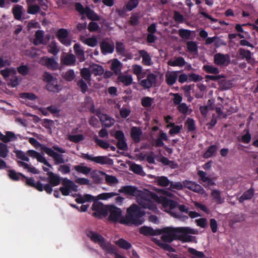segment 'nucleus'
<instances>
[{
    "label": "nucleus",
    "instance_id": "obj_1",
    "mask_svg": "<svg viewBox=\"0 0 258 258\" xmlns=\"http://www.w3.org/2000/svg\"><path fill=\"white\" fill-rule=\"evenodd\" d=\"M108 213L110 215L108 217L109 220L113 222H119L120 224L126 225H134L139 226L143 223L142 217L145 213L137 205L132 204L126 211L125 217H122L121 209L114 206H109Z\"/></svg>",
    "mask_w": 258,
    "mask_h": 258
},
{
    "label": "nucleus",
    "instance_id": "obj_2",
    "mask_svg": "<svg viewBox=\"0 0 258 258\" xmlns=\"http://www.w3.org/2000/svg\"><path fill=\"white\" fill-rule=\"evenodd\" d=\"M118 191L127 195L136 197L138 204L144 209H147L153 212L157 211V207L154 201L159 199L158 195L148 190H140L135 186L125 185L122 186Z\"/></svg>",
    "mask_w": 258,
    "mask_h": 258
},
{
    "label": "nucleus",
    "instance_id": "obj_3",
    "mask_svg": "<svg viewBox=\"0 0 258 258\" xmlns=\"http://www.w3.org/2000/svg\"><path fill=\"white\" fill-rule=\"evenodd\" d=\"M181 227H166L159 229L160 234H163L161 239L165 242L170 243L174 240H178L180 232L183 231Z\"/></svg>",
    "mask_w": 258,
    "mask_h": 258
},
{
    "label": "nucleus",
    "instance_id": "obj_4",
    "mask_svg": "<svg viewBox=\"0 0 258 258\" xmlns=\"http://www.w3.org/2000/svg\"><path fill=\"white\" fill-rule=\"evenodd\" d=\"M17 139L16 135L12 132H6V135L0 132V140L3 142H0V157L6 158L8 157L9 151L8 147L6 144Z\"/></svg>",
    "mask_w": 258,
    "mask_h": 258
},
{
    "label": "nucleus",
    "instance_id": "obj_5",
    "mask_svg": "<svg viewBox=\"0 0 258 258\" xmlns=\"http://www.w3.org/2000/svg\"><path fill=\"white\" fill-rule=\"evenodd\" d=\"M163 205L164 207L169 208V211L168 212L173 217L179 219L182 221H184L188 219V217L187 216L184 215L180 212H175L174 211V209L177 208V206H178L177 202L166 198L163 201Z\"/></svg>",
    "mask_w": 258,
    "mask_h": 258
},
{
    "label": "nucleus",
    "instance_id": "obj_6",
    "mask_svg": "<svg viewBox=\"0 0 258 258\" xmlns=\"http://www.w3.org/2000/svg\"><path fill=\"white\" fill-rule=\"evenodd\" d=\"M47 175V181L49 183L44 185L43 189L48 194H51L53 190L52 187L58 185L60 183L61 178L52 172H48Z\"/></svg>",
    "mask_w": 258,
    "mask_h": 258
},
{
    "label": "nucleus",
    "instance_id": "obj_7",
    "mask_svg": "<svg viewBox=\"0 0 258 258\" xmlns=\"http://www.w3.org/2000/svg\"><path fill=\"white\" fill-rule=\"evenodd\" d=\"M181 229L183 231L180 232L178 240L183 242H194L196 239V237L190 235L189 234H197L198 231L197 230L192 229L189 227H181Z\"/></svg>",
    "mask_w": 258,
    "mask_h": 258
},
{
    "label": "nucleus",
    "instance_id": "obj_8",
    "mask_svg": "<svg viewBox=\"0 0 258 258\" xmlns=\"http://www.w3.org/2000/svg\"><path fill=\"white\" fill-rule=\"evenodd\" d=\"M81 157L84 159L93 161L101 165L107 164L111 165L113 163V160L108 158L107 156H99L93 157L88 154L82 153Z\"/></svg>",
    "mask_w": 258,
    "mask_h": 258
},
{
    "label": "nucleus",
    "instance_id": "obj_9",
    "mask_svg": "<svg viewBox=\"0 0 258 258\" xmlns=\"http://www.w3.org/2000/svg\"><path fill=\"white\" fill-rule=\"evenodd\" d=\"M109 207V206H104L100 202H94L92 207V210L95 211L93 215L98 218H101L102 216H106L108 214Z\"/></svg>",
    "mask_w": 258,
    "mask_h": 258
},
{
    "label": "nucleus",
    "instance_id": "obj_10",
    "mask_svg": "<svg viewBox=\"0 0 258 258\" xmlns=\"http://www.w3.org/2000/svg\"><path fill=\"white\" fill-rule=\"evenodd\" d=\"M41 150L54 159L56 165L63 164L65 162L63 155L54 152L52 149L47 146H43L41 147Z\"/></svg>",
    "mask_w": 258,
    "mask_h": 258
},
{
    "label": "nucleus",
    "instance_id": "obj_11",
    "mask_svg": "<svg viewBox=\"0 0 258 258\" xmlns=\"http://www.w3.org/2000/svg\"><path fill=\"white\" fill-rule=\"evenodd\" d=\"M117 140L116 147L120 150L126 151L128 149L127 144L123 132L121 131H116L114 135Z\"/></svg>",
    "mask_w": 258,
    "mask_h": 258
},
{
    "label": "nucleus",
    "instance_id": "obj_12",
    "mask_svg": "<svg viewBox=\"0 0 258 258\" xmlns=\"http://www.w3.org/2000/svg\"><path fill=\"white\" fill-rule=\"evenodd\" d=\"M39 63L53 71L56 70L58 68V63L53 57L43 56L40 59Z\"/></svg>",
    "mask_w": 258,
    "mask_h": 258
},
{
    "label": "nucleus",
    "instance_id": "obj_13",
    "mask_svg": "<svg viewBox=\"0 0 258 258\" xmlns=\"http://www.w3.org/2000/svg\"><path fill=\"white\" fill-rule=\"evenodd\" d=\"M96 115L99 117L102 126L105 127H111L115 122V120L113 118H111L106 114L102 113L100 109H97Z\"/></svg>",
    "mask_w": 258,
    "mask_h": 258
},
{
    "label": "nucleus",
    "instance_id": "obj_14",
    "mask_svg": "<svg viewBox=\"0 0 258 258\" xmlns=\"http://www.w3.org/2000/svg\"><path fill=\"white\" fill-rule=\"evenodd\" d=\"M183 185L184 187L187 188L194 192L201 195H204L206 194V191L203 187L195 182L185 180L183 181Z\"/></svg>",
    "mask_w": 258,
    "mask_h": 258
},
{
    "label": "nucleus",
    "instance_id": "obj_15",
    "mask_svg": "<svg viewBox=\"0 0 258 258\" xmlns=\"http://www.w3.org/2000/svg\"><path fill=\"white\" fill-rule=\"evenodd\" d=\"M157 76L153 73L149 74L146 79L140 81V85L145 89H149L153 86H154L157 82Z\"/></svg>",
    "mask_w": 258,
    "mask_h": 258
},
{
    "label": "nucleus",
    "instance_id": "obj_16",
    "mask_svg": "<svg viewBox=\"0 0 258 258\" xmlns=\"http://www.w3.org/2000/svg\"><path fill=\"white\" fill-rule=\"evenodd\" d=\"M27 5V13L31 15H35L38 13L41 10L39 5L35 4L36 0H26Z\"/></svg>",
    "mask_w": 258,
    "mask_h": 258
},
{
    "label": "nucleus",
    "instance_id": "obj_17",
    "mask_svg": "<svg viewBox=\"0 0 258 258\" xmlns=\"http://www.w3.org/2000/svg\"><path fill=\"white\" fill-rule=\"evenodd\" d=\"M101 53L106 55L109 53H112L114 50V45L113 43H109L106 41L103 40L100 43Z\"/></svg>",
    "mask_w": 258,
    "mask_h": 258
},
{
    "label": "nucleus",
    "instance_id": "obj_18",
    "mask_svg": "<svg viewBox=\"0 0 258 258\" xmlns=\"http://www.w3.org/2000/svg\"><path fill=\"white\" fill-rule=\"evenodd\" d=\"M142 131L139 127L133 126L131 129V137L135 143L141 141Z\"/></svg>",
    "mask_w": 258,
    "mask_h": 258
},
{
    "label": "nucleus",
    "instance_id": "obj_19",
    "mask_svg": "<svg viewBox=\"0 0 258 258\" xmlns=\"http://www.w3.org/2000/svg\"><path fill=\"white\" fill-rule=\"evenodd\" d=\"M179 73H180V71H172L169 74H166L165 81L168 86H171L175 83Z\"/></svg>",
    "mask_w": 258,
    "mask_h": 258
},
{
    "label": "nucleus",
    "instance_id": "obj_20",
    "mask_svg": "<svg viewBox=\"0 0 258 258\" xmlns=\"http://www.w3.org/2000/svg\"><path fill=\"white\" fill-rule=\"evenodd\" d=\"M23 179H26V184L27 185L36 188L39 191H42L44 190L43 185L40 181L35 182L34 179L32 177L28 178L26 177V178H23Z\"/></svg>",
    "mask_w": 258,
    "mask_h": 258
},
{
    "label": "nucleus",
    "instance_id": "obj_21",
    "mask_svg": "<svg viewBox=\"0 0 258 258\" xmlns=\"http://www.w3.org/2000/svg\"><path fill=\"white\" fill-rule=\"evenodd\" d=\"M141 234L145 236H155L160 235L159 229L154 230L152 228L147 226H143L140 229Z\"/></svg>",
    "mask_w": 258,
    "mask_h": 258
},
{
    "label": "nucleus",
    "instance_id": "obj_22",
    "mask_svg": "<svg viewBox=\"0 0 258 258\" xmlns=\"http://www.w3.org/2000/svg\"><path fill=\"white\" fill-rule=\"evenodd\" d=\"M198 175L200 177V180L203 182L207 183V186L215 185V183L212 178L207 176V173L206 172L199 170L198 172Z\"/></svg>",
    "mask_w": 258,
    "mask_h": 258
},
{
    "label": "nucleus",
    "instance_id": "obj_23",
    "mask_svg": "<svg viewBox=\"0 0 258 258\" xmlns=\"http://www.w3.org/2000/svg\"><path fill=\"white\" fill-rule=\"evenodd\" d=\"M45 88L47 91L54 93L59 92L61 89L60 85L57 84V79L48 84H46Z\"/></svg>",
    "mask_w": 258,
    "mask_h": 258
},
{
    "label": "nucleus",
    "instance_id": "obj_24",
    "mask_svg": "<svg viewBox=\"0 0 258 258\" xmlns=\"http://www.w3.org/2000/svg\"><path fill=\"white\" fill-rule=\"evenodd\" d=\"M254 190L251 186L249 189L243 192L241 196L238 199L239 203H242L244 201L249 200L252 199L254 195Z\"/></svg>",
    "mask_w": 258,
    "mask_h": 258
},
{
    "label": "nucleus",
    "instance_id": "obj_25",
    "mask_svg": "<svg viewBox=\"0 0 258 258\" xmlns=\"http://www.w3.org/2000/svg\"><path fill=\"white\" fill-rule=\"evenodd\" d=\"M168 140L167 134L161 131L159 137L155 140V146L156 147H164V143L163 141H167Z\"/></svg>",
    "mask_w": 258,
    "mask_h": 258
},
{
    "label": "nucleus",
    "instance_id": "obj_26",
    "mask_svg": "<svg viewBox=\"0 0 258 258\" xmlns=\"http://www.w3.org/2000/svg\"><path fill=\"white\" fill-rule=\"evenodd\" d=\"M139 53L142 58V63L145 66H151V58L149 53L145 50H141Z\"/></svg>",
    "mask_w": 258,
    "mask_h": 258
},
{
    "label": "nucleus",
    "instance_id": "obj_27",
    "mask_svg": "<svg viewBox=\"0 0 258 258\" xmlns=\"http://www.w3.org/2000/svg\"><path fill=\"white\" fill-rule=\"evenodd\" d=\"M227 61L226 56L221 53H218L214 55V61L217 65H223Z\"/></svg>",
    "mask_w": 258,
    "mask_h": 258
},
{
    "label": "nucleus",
    "instance_id": "obj_28",
    "mask_svg": "<svg viewBox=\"0 0 258 258\" xmlns=\"http://www.w3.org/2000/svg\"><path fill=\"white\" fill-rule=\"evenodd\" d=\"M35 38L33 40V43L34 45L43 44L44 31L43 30H37L35 32Z\"/></svg>",
    "mask_w": 258,
    "mask_h": 258
},
{
    "label": "nucleus",
    "instance_id": "obj_29",
    "mask_svg": "<svg viewBox=\"0 0 258 258\" xmlns=\"http://www.w3.org/2000/svg\"><path fill=\"white\" fill-rule=\"evenodd\" d=\"M62 187L71 188L74 191H77V186L75 183L71 180L68 179L67 178H64L61 179Z\"/></svg>",
    "mask_w": 258,
    "mask_h": 258
},
{
    "label": "nucleus",
    "instance_id": "obj_30",
    "mask_svg": "<svg viewBox=\"0 0 258 258\" xmlns=\"http://www.w3.org/2000/svg\"><path fill=\"white\" fill-rule=\"evenodd\" d=\"M122 64L120 61L115 58L112 62L110 69L116 75L119 74L121 72Z\"/></svg>",
    "mask_w": 258,
    "mask_h": 258
},
{
    "label": "nucleus",
    "instance_id": "obj_31",
    "mask_svg": "<svg viewBox=\"0 0 258 258\" xmlns=\"http://www.w3.org/2000/svg\"><path fill=\"white\" fill-rule=\"evenodd\" d=\"M86 11L85 14L87 18L91 21H99L100 20V17L92 9L89 7H86Z\"/></svg>",
    "mask_w": 258,
    "mask_h": 258
},
{
    "label": "nucleus",
    "instance_id": "obj_32",
    "mask_svg": "<svg viewBox=\"0 0 258 258\" xmlns=\"http://www.w3.org/2000/svg\"><path fill=\"white\" fill-rule=\"evenodd\" d=\"M118 80L126 86H130L133 83V78L131 75H120L118 77Z\"/></svg>",
    "mask_w": 258,
    "mask_h": 258
},
{
    "label": "nucleus",
    "instance_id": "obj_33",
    "mask_svg": "<svg viewBox=\"0 0 258 258\" xmlns=\"http://www.w3.org/2000/svg\"><path fill=\"white\" fill-rule=\"evenodd\" d=\"M167 63L172 67H183L185 64V61L182 57H178L174 60H169Z\"/></svg>",
    "mask_w": 258,
    "mask_h": 258
},
{
    "label": "nucleus",
    "instance_id": "obj_34",
    "mask_svg": "<svg viewBox=\"0 0 258 258\" xmlns=\"http://www.w3.org/2000/svg\"><path fill=\"white\" fill-rule=\"evenodd\" d=\"M23 7L20 5L15 6L12 9V13L16 20H20L22 15Z\"/></svg>",
    "mask_w": 258,
    "mask_h": 258
},
{
    "label": "nucleus",
    "instance_id": "obj_35",
    "mask_svg": "<svg viewBox=\"0 0 258 258\" xmlns=\"http://www.w3.org/2000/svg\"><path fill=\"white\" fill-rule=\"evenodd\" d=\"M91 73L95 76H101L104 73L103 68L99 64H93L90 67Z\"/></svg>",
    "mask_w": 258,
    "mask_h": 258
},
{
    "label": "nucleus",
    "instance_id": "obj_36",
    "mask_svg": "<svg viewBox=\"0 0 258 258\" xmlns=\"http://www.w3.org/2000/svg\"><path fill=\"white\" fill-rule=\"evenodd\" d=\"M217 151V146L216 145L210 146L204 154L205 158H209L215 154Z\"/></svg>",
    "mask_w": 258,
    "mask_h": 258
},
{
    "label": "nucleus",
    "instance_id": "obj_37",
    "mask_svg": "<svg viewBox=\"0 0 258 258\" xmlns=\"http://www.w3.org/2000/svg\"><path fill=\"white\" fill-rule=\"evenodd\" d=\"M91 73L89 69L86 68H83L80 72L81 76L88 82H90L91 80Z\"/></svg>",
    "mask_w": 258,
    "mask_h": 258
},
{
    "label": "nucleus",
    "instance_id": "obj_38",
    "mask_svg": "<svg viewBox=\"0 0 258 258\" xmlns=\"http://www.w3.org/2000/svg\"><path fill=\"white\" fill-rule=\"evenodd\" d=\"M9 177L14 181H18L20 179V177H22V178H26V176L20 172H16L14 170H9Z\"/></svg>",
    "mask_w": 258,
    "mask_h": 258
},
{
    "label": "nucleus",
    "instance_id": "obj_39",
    "mask_svg": "<svg viewBox=\"0 0 258 258\" xmlns=\"http://www.w3.org/2000/svg\"><path fill=\"white\" fill-rule=\"evenodd\" d=\"M85 106L90 110V111L92 113H95L96 114V112L97 110L95 109V106L94 101L92 98L90 97H86L85 98Z\"/></svg>",
    "mask_w": 258,
    "mask_h": 258
},
{
    "label": "nucleus",
    "instance_id": "obj_40",
    "mask_svg": "<svg viewBox=\"0 0 258 258\" xmlns=\"http://www.w3.org/2000/svg\"><path fill=\"white\" fill-rule=\"evenodd\" d=\"M213 200L216 202L217 204H222L223 202L219 190L214 189L211 192Z\"/></svg>",
    "mask_w": 258,
    "mask_h": 258
},
{
    "label": "nucleus",
    "instance_id": "obj_41",
    "mask_svg": "<svg viewBox=\"0 0 258 258\" xmlns=\"http://www.w3.org/2000/svg\"><path fill=\"white\" fill-rule=\"evenodd\" d=\"M238 51L239 55L242 58H245L248 63H251V53L249 50L240 48Z\"/></svg>",
    "mask_w": 258,
    "mask_h": 258
},
{
    "label": "nucleus",
    "instance_id": "obj_42",
    "mask_svg": "<svg viewBox=\"0 0 258 258\" xmlns=\"http://www.w3.org/2000/svg\"><path fill=\"white\" fill-rule=\"evenodd\" d=\"M167 127H171L169 134L171 135H176L180 133L182 128V125H176L174 123H171L167 125Z\"/></svg>",
    "mask_w": 258,
    "mask_h": 258
},
{
    "label": "nucleus",
    "instance_id": "obj_43",
    "mask_svg": "<svg viewBox=\"0 0 258 258\" xmlns=\"http://www.w3.org/2000/svg\"><path fill=\"white\" fill-rule=\"evenodd\" d=\"M185 125L186 126L188 132H194L196 129L195 121L193 118H188L185 122Z\"/></svg>",
    "mask_w": 258,
    "mask_h": 258
},
{
    "label": "nucleus",
    "instance_id": "obj_44",
    "mask_svg": "<svg viewBox=\"0 0 258 258\" xmlns=\"http://www.w3.org/2000/svg\"><path fill=\"white\" fill-rule=\"evenodd\" d=\"M115 244L119 247L126 250L130 249L132 247L131 244L123 238H120L115 241Z\"/></svg>",
    "mask_w": 258,
    "mask_h": 258
},
{
    "label": "nucleus",
    "instance_id": "obj_45",
    "mask_svg": "<svg viewBox=\"0 0 258 258\" xmlns=\"http://www.w3.org/2000/svg\"><path fill=\"white\" fill-rule=\"evenodd\" d=\"M76 61V57L73 54L67 55L63 60V63L67 66L74 65Z\"/></svg>",
    "mask_w": 258,
    "mask_h": 258
},
{
    "label": "nucleus",
    "instance_id": "obj_46",
    "mask_svg": "<svg viewBox=\"0 0 258 258\" xmlns=\"http://www.w3.org/2000/svg\"><path fill=\"white\" fill-rule=\"evenodd\" d=\"M203 70L207 73L215 75L218 74L220 72L217 68L208 64L204 65Z\"/></svg>",
    "mask_w": 258,
    "mask_h": 258
},
{
    "label": "nucleus",
    "instance_id": "obj_47",
    "mask_svg": "<svg viewBox=\"0 0 258 258\" xmlns=\"http://www.w3.org/2000/svg\"><path fill=\"white\" fill-rule=\"evenodd\" d=\"M158 184L160 186L166 187L170 184V181L166 176L158 177L157 179Z\"/></svg>",
    "mask_w": 258,
    "mask_h": 258
},
{
    "label": "nucleus",
    "instance_id": "obj_48",
    "mask_svg": "<svg viewBox=\"0 0 258 258\" xmlns=\"http://www.w3.org/2000/svg\"><path fill=\"white\" fill-rule=\"evenodd\" d=\"M101 173L105 175V179L108 184L111 185L112 184H115L118 182V180L115 176L107 175L103 172H101Z\"/></svg>",
    "mask_w": 258,
    "mask_h": 258
},
{
    "label": "nucleus",
    "instance_id": "obj_49",
    "mask_svg": "<svg viewBox=\"0 0 258 258\" xmlns=\"http://www.w3.org/2000/svg\"><path fill=\"white\" fill-rule=\"evenodd\" d=\"M74 169L78 172L86 175L89 174L91 170L90 167L82 165H76L74 167Z\"/></svg>",
    "mask_w": 258,
    "mask_h": 258
},
{
    "label": "nucleus",
    "instance_id": "obj_50",
    "mask_svg": "<svg viewBox=\"0 0 258 258\" xmlns=\"http://www.w3.org/2000/svg\"><path fill=\"white\" fill-rule=\"evenodd\" d=\"M63 79L69 82L73 81L75 78V74L73 70H69L62 76Z\"/></svg>",
    "mask_w": 258,
    "mask_h": 258
},
{
    "label": "nucleus",
    "instance_id": "obj_51",
    "mask_svg": "<svg viewBox=\"0 0 258 258\" xmlns=\"http://www.w3.org/2000/svg\"><path fill=\"white\" fill-rule=\"evenodd\" d=\"M130 169L135 173L139 175H142L144 173L142 166L136 163L132 164L130 166Z\"/></svg>",
    "mask_w": 258,
    "mask_h": 258
},
{
    "label": "nucleus",
    "instance_id": "obj_52",
    "mask_svg": "<svg viewBox=\"0 0 258 258\" xmlns=\"http://www.w3.org/2000/svg\"><path fill=\"white\" fill-rule=\"evenodd\" d=\"M48 51L54 55H56L58 53L59 49L57 48L55 42H52L51 44L48 46Z\"/></svg>",
    "mask_w": 258,
    "mask_h": 258
},
{
    "label": "nucleus",
    "instance_id": "obj_53",
    "mask_svg": "<svg viewBox=\"0 0 258 258\" xmlns=\"http://www.w3.org/2000/svg\"><path fill=\"white\" fill-rule=\"evenodd\" d=\"M187 50L189 52H196L198 51V45L196 42L190 41L186 42Z\"/></svg>",
    "mask_w": 258,
    "mask_h": 258
},
{
    "label": "nucleus",
    "instance_id": "obj_54",
    "mask_svg": "<svg viewBox=\"0 0 258 258\" xmlns=\"http://www.w3.org/2000/svg\"><path fill=\"white\" fill-rule=\"evenodd\" d=\"M139 3V0H129L125 5L126 9L128 11H132L138 6Z\"/></svg>",
    "mask_w": 258,
    "mask_h": 258
},
{
    "label": "nucleus",
    "instance_id": "obj_55",
    "mask_svg": "<svg viewBox=\"0 0 258 258\" xmlns=\"http://www.w3.org/2000/svg\"><path fill=\"white\" fill-rule=\"evenodd\" d=\"M184 187L183 182L182 183L180 182H170V189L173 191L174 189L180 190Z\"/></svg>",
    "mask_w": 258,
    "mask_h": 258
},
{
    "label": "nucleus",
    "instance_id": "obj_56",
    "mask_svg": "<svg viewBox=\"0 0 258 258\" xmlns=\"http://www.w3.org/2000/svg\"><path fill=\"white\" fill-rule=\"evenodd\" d=\"M153 102V98L150 97H144L141 100L142 105L144 107H150Z\"/></svg>",
    "mask_w": 258,
    "mask_h": 258
},
{
    "label": "nucleus",
    "instance_id": "obj_57",
    "mask_svg": "<svg viewBox=\"0 0 258 258\" xmlns=\"http://www.w3.org/2000/svg\"><path fill=\"white\" fill-rule=\"evenodd\" d=\"M180 37L183 39H189L191 35V31L187 29H180L178 31Z\"/></svg>",
    "mask_w": 258,
    "mask_h": 258
},
{
    "label": "nucleus",
    "instance_id": "obj_58",
    "mask_svg": "<svg viewBox=\"0 0 258 258\" xmlns=\"http://www.w3.org/2000/svg\"><path fill=\"white\" fill-rule=\"evenodd\" d=\"M74 49L75 54L76 55L79 57H83L84 58L83 60H84V51L81 48L80 44L78 43H76L74 45Z\"/></svg>",
    "mask_w": 258,
    "mask_h": 258
},
{
    "label": "nucleus",
    "instance_id": "obj_59",
    "mask_svg": "<svg viewBox=\"0 0 258 258\" xmlns=\"http://www.w3.org/2000/svg\"><path fill=\"white\" fill-rule=\"evenodd\" d=\"M55 79H56V78H54L50 73L47 72H45L42 75V80L43 82L46 83V84L53 81Z\"/></svg>",
    "mask_w": 258,
    "mask_h": 258
},
{
    "label": "nucleus",
    "instance_id": "obj_60",
    "mask_svg": "<svg viewBox=\"0 0 258 258\" xmlns=\"http://www.w3.org/2000/svg\"><path fill=\"white\" fill-rule=\"evenodd\" d=\"M188 251L194 256L193 257L203 258L205 257V254L203 252L199 251L193 248H188Z\"/></svg>",
    "mask_w": 258,
    "mask_h": 258
},
{
    "label": "nucleus",
    "instance_id": "obj_61",
    "mask_svg": "<svg viewBox=\"0 0 258 258\" xmlns=\"http://www.w3.org/2000/svg\"><path fill=\"white\" fill-rule=\"evenodd\" d=\"M244 132L245 134L241 137V141L243 143L248 144L251 139V136L248 129H245Z\"/></svg>",
    "mask_w": 258,
    "mask_h": 258
},
{
    "label": "nucleus",
    "instance_id": "obj_62",
    "mask_svg": "<svg viewBox=\"0 0 258 258\" xmlns=\"http://www.w3.org/2000/svg\"><path fill=\"white\" fill-rule=\"evenodd\" d=\"M84 43L90 47H95L97 45L98 41L95 36H92L86 39Z\"/></svg>",
    "mask_w": 258,
    "mask_h": 258
},
{
    "label": "nucleus",
    "instance_id": "obj_63",
    "mask_svg": "<svg viewBox=\"0 0 258 258\" xmlns=\"http://www.w3.org/2000/svg\"><path fill=\"white\" fill-rule=\"evenodd\" d=\"M157 244L161 248L163 249L164 250L169 252L175 251V249L168 243L158 241Z\"/></svg>",
    "mask_w": 258,
    "mask_h": 258
},
{
    "label": "nucleus",
    "instance_id": "obj_64",
    "mask_svg": "<svg viewBox=\"0 0 258 258\" xmlns=\"http://www.w3.org/2000/svg\"><path fill=\"white\" fill-rule=\"evenodd\" d=\"M69 35L68 31L67 29L61 28L59 29L56 33V37L58 39L65 38Z\"/></svg>",
    "mask_w": 258,
    "mask_h": 258
}]
</instances>
